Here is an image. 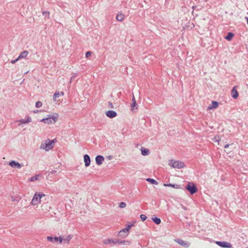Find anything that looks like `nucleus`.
I'll use <instances>...</instances> for the list:
<instances>
[{
    "instance_id": "nucleus-1",
    "label": "nucleus",
    "mask_w": 248,
    "mask_h": 248,
    "mask_svg": "<svg viewBox=\"0 0 248 248\" xmlns=\"http://www.w3.org/2000/svg\"><path fill=\"white\" fill-rule=\"evenodd\" d=\"M56 141V139L50 140L47 139L45 141V143H42L41 145L40 148L41 149L45 150L46 151H48L53 148L54 146V143Z\"/></svg>"
},
{
    "instance_id": "nucleus-2",
    "label": "nucleus",
    "mask_w": 248,
    "mask_h": 248,
    "mask_svg": "<svg viewBox=\"0 0 248 248\" xmlns=\"http://www.w3.org/2000/svg\"><path fill=\"white\" fill-rule=\"evenodd\" d=\"M48 116L47 118L41 120L40 122L47 124H54L57 121L59 115L58 113H55L53 115H48Z\"/></svg>"
},
{
    "instance_id": "nucleus-3",
    "label": "nucleus",
    "mask_w": 248,
    "mask_h": 248,
    "mask_svg": "<svg viewBox=\"0 0 248 248\" xmlns=\"http://www.w3.org/2000/svg\"><path fill=\"white\" fill-rule=\"evenodd\" d=\"M46 195L43 193H36L31 201V203L33 205H37L38 203L43 202V198H45Z\"/></svg>"
},
{
    "instance_id": "nucleus-4",
    "label": "nucleus",
    "mask_w": 248,
    "mask_h": 248,
    "mask_svg": "<svg viewBox=\"0 0 248 248\" xmlns=\"http://www.w3.org/2000/svg\"><path fill=\"white\" fill-rule=\"evenodd\" d=\"M185 189L187 190L191 195L196 193L198 189L196 185L193 182H188L185 186Z\"/></svg>"
},
{
    "instance_id": "nucleus-5",
    "label": "nucleus",
    "mask_w": 248,
    "mask_h": 248,
    "mask_svg": "<svg viewBox=\"0 0 248 248\" xmlns=\"http://www.w3.org/2000/svg\"><path fill=\"white\" fill-rule=\"evenodd\" d=\"M169 165L173 168L181 169L184 168L186 166L184 162L180 161L171 160L170 161Z\"/></svg>"
},
{
    "instance_id": "nucleus-6",
    "label": "nucleus",
    "mask_w": 248,
    "mask_h": 248,
    "mask_svg": "<svg viewBox=\"0 0 248 248\" xmlns=\"http://www.w3.org/2000/svg\"><path fill=\"white\" fill-rule=\"evenodd\" d=\"M216 243L219 247L223 248H232V245L230 243L226 241H216Z\"/></svg>"
},
{
    "instance_id": "nucleus-7",
    "label": "nucleus",
    "mask_w": 248,
    "mask_h": 248,
    "mask_svg": "<svg viewBox=\"0 0 248 248\" xmlns=\"http://www.w3.org/2000/svg\"><path fill=\"white\" fill-rule=\"evenodd\" d=\"M9 165L12 168H15V169H20L22 166H23V164H21L18 162H16L15 160H12L10 162H9Z\"/></svg>"
},
{
    "instance_id": "nucleus-8",
    "label": "nucleus",
    "mask_w": 248,
    "mask_h": 248,
    "mask_svg": "<svg viewBox=\"0 0 248 248\" xmlns=\"http://www.w3.org/2000/svg\"><path fill=\"white\" fill-rule=\"evenodd\" d=\"M176 242L178 243L180 245L182 246L185 248H188L190 245V243L186 241H185L181 239H178L176 240Z\"/></svg>"
},
{
    "instance_id": "nucleus-9",
    "label": "nucleus",
    "mask_w": 248,
    "mask_h": 248,
    "mask_svg": "<svg viewBox=\"0 0 248 248\" xmlns=\"http://www.w3.org/2000/svg\"><path fill=\"white\" fill-rule=\"evenodd\" d=\"M106 115L108 118H113L117 116V114L116 112L114 110H109L106 112Z\"/></svg>"
},
{
    "instance_id": "nucleus-10",
    "label": "nucleus",
    "mask_w": 248,
    "mask_h": 248,
    "mask_svg": "<svg viewBox=\"0 0 248 248\" xmlns=\"http://www.w3.org/2000/svg\"><path fill=\"white\" fill-rule=\"evenodd\" d=\"M117 242H119L118 239H107L104 240L103 243L105 245L109 244H116Z\"/></svg>"
},
{
    "instance_id": "nucleus-11",
    "label": "nucleus",
    "mask_w": 248,
    "mask_h": 248,
    "mask_svg": "<svg viewBox=\"0 0 248 248\" xmlns=\"http://www.w3.org/2000/svg\"><path fill=\"white\" fill-rule=\"evenodd\" d=\"M83 158L85 163V166L86 167H89L91 164V159L90 156L86 154L84 155Z\"/></svg>"
},
{
    "instance_id": "nucleus-12",
    "label": "nucleus",
    "mask_w": 248,
    "mask_h": 248,
    "mask_svg": "<svg viewBox=\"0 0 248 248\" xmlns=\"http://www.w3.org/2000/svg\"><path fill=\"white\" fill-rule=\"evenodd\" d=\"M104 157L103 156L101 155H97L95 157L96 164L98 165H101L103 162L104 161Z\"/></svg>"
},
{
    "instance_id": "nucleus-13",
    "label": "nucleus",
    "mask_w": 248,
    "mask_h": 248,
    "mask_svg": "<svg viewBox=\"0 0 248 248\" xmlns=\"http://www.w3.org/2000/svg\"><path fill=\"white\" fill-rule=\"evenodd\" d=\"M235 88L236 87H234L231 91L232 97L234 99L237 98L239 95L238 93Z\"/></svg>"
},
{
    "instance_id": "nucleus-14",
    "label": "nucleus",
    "mask_w": 248,
    "mask_h": 248,
    "mask_svg": "<svg viewBox=\"0 0 248 248\" xmlns=\"http://www.w3.org/2000/svg\"><path fill=\"white\" fill-rule=\"evenodd\" d=\"M165 186L172 187L176 189H183L180 185L177 184H164Z\"/></svg>"
},
{
    "instance_id": "nucleus-15",
    "label": "nucleus",
    "mask_w": 248,
    "mask_h": 248,
    "mask_svg": "<svg viewBox=\"0 0 248 248\" xmlns=\"http://www.w3.org/2000/svg\"><path fill=\"white\" fill-rule=\"evenodd\" d=\"M218 106V103L216 101H212L211 105H209L208 109H212L217 108Z\"/></svg>"
},
{
    "instance_id": "nucleus-16",
    "label": "nucleus",
    "mask_w": 248,
    "mask_h": 248,
    "mask_svg": "<svg viewBox=\"0 0 248 248\" xmlns=\"http://www.w3.org/2000/svg\"><path fill=\"white\" fill-rule=\"evenodd\" d=\"M132 101V103L131 105V110L133 111L135 109V107H136V108H137V106H138V105L136 103V101L134 95H133Z\"/></svg>"
},
{
    "instance_id": "nucleus-17",
    "label": "nucleus",
    "mask_w": 248,
    "mask_h": 248,
    "mask_svg": "<svg viewBox=\"0 0 248 248\" xmlns=\"http://www.w3.org/2000/svg\"><path fill=\"white\" fill-rule=\"evenodd\" d=\"M124 229L121 230L118 233L119 236L124 238L126 237V236L128 235V232H123Z\"/></svg>"
},
{
    "instance_id": "nucleus-18",
    "label": "nucleus",
    "mask_w": 248,
    "mask_h": 248,
    "mask_svg": "<svg viewBox=\"0 0 248 248\" xmlns=\"http://www.w3.org/2000/svg\"><path fill=\"white\" fill-rule=\"evenodd\" d=\"M26 119H20L19 122L22 124H27L31 122V118L30 116H27Z\"/></svg>"
},
{
    "instance_id": "nucleus-19",
    "label": "nucleus",
    "mask_w": 248,
    "mask_h": 248,
    "mask_svg": "<svg viewBox=\"0 0 248 248\" xmlns=\"http://www.w3.org/2000/svg\"><path fill=\"white\" fill-rule=\"evenodd\" d=\"M28 53L29 52L28 51L24 50L19 54V55L18 57V58L19 59V60H20L22 58H26L27 56Z\"/></svg>"
},
{
    "instance_id": "nucleus-20",
    "label": "nucleus",
    "mask_w": 248,
    "mask_h": 248,
    "mask_svg": "<svg viewBox=\"0 0 248 248\" xmlns=\"http://www.w3.org/2000/svg\"><path fill=\"white\" fill-rule=\"evenodd\" d=\"M141 154L142 155H147L150 154V151L148 149L142 147L141 149Z\"/></svg>"
},
{
    "instance_id": "nucleus-21",
    "label": "nucleus",
    "mask_w": 248,
    "mask_h": 248,
    "mask_svg": "<svg viewBox=\"0 0 248 248\" xmlns=\"http://www.w3.org/2000/svg\"><path fill=\"white\" fill-rule=\"evenodd\" d=\"M135 222H133L130 224L126 225V227L124 229L123 232H127L129 233V230L131 229V228L132 226H134L135 225Z\"/></svg>"
},
{
    "instance_id": "nucleus-22",
    "label": "nucleus",
    "mask_w": 248,
    "mask_h": 248,
    "mask_svg": "<svg viewBox=\"0 0 248 248\" xmlns=\"http://www.w3.org/2000/svg\"><path fill=\"white\" fill-rule=\"evenodd\" d=\"M46 239L48 241H50L51 242H58V238H57V237H56V236L53 237L52 236H48L47 237Z\"/></svg>"
},
{
    "instance_id": "nucleus-23",
    "label": "nucleus",
    "mask_w": 248,
    "mask_h": 248,
    "mask_svg": "<svg viewBox=\"0 0 248 248\" xmlns=\"http://www.w3.org/2000/svg\"><path fill=\"white\" fill-rule=\"evenodd\" d=\"M234 34L232 32H229L227 33V35L225 37V38L228 41H231L233 37L234 36Z\"/></svg>"
},
{
    "instance_id": "nucleus-24",
    "label": "nucleus",
    "mask_w": 248,
    "mask_h": 248,
    "mask_svg": "<svg viewBox=\"0 0 248 248\" xmlns=\"http://www.w3.org/2000/svg\"><path fill=\"white\" fill-rule=\"evenodd\" d=\"M152 220L156 224V225H159L161 223V219L160 218L157 217H152Z\"/></svg>"
},
{
    "instance_id": "nucleus-25",
    "label": "nucleus",
    "mask_w": 248,
    "mask_h": 248,
    "mask_svg": "<svg viewBox=\"0 0 248 248\" xmlns=\"http://www.w3.org/2000/svg\"><path fill=\"white\" fill-rule=\"evenodd\" d=\"M146 181L153 185H157L158 184V183L157 181L152 178H148L146 179Z\"/></svg>"
},
{
    "instance_id": "nucleus-26",
    "label": "nucleus",
    "mask_w": 248,
    "mask_h": 248,
    "mask_svg": "<svg viewBox=\"0 0 248 248\" xmlns=\"http://www.w3.org/2000/svg\"><path fill=\"white\" fill-rule=\"evenodd\" d=\"M72 237V235L70 234L68 235L67 237L63 239V243L68 244Z\"/></svg>"
},
{
    "instance_id": "nucleus-27",
    "label": "nucleus",
    "mask_w": 248,
    "mask_h": 248,
    "mask_svg": "<svg viewBox=\"0 0 248 248\" xmlns=\"http://www.w3.org/2000/svg\"><path fill=\"white\" fill-rule=\"evenodd\" d=\"M116 18L118 21H121L124 18V15L122 14H118L116 16Z\"/></svg>"
},
{
    "instance_id": "nucleus-28",
    "label": "nucleus",
    "mask_w": 248,
    "mask_h": 248,
    "mask_svg": "<svg viewBox=\"0 0 248 248\" xmlns=\"http://www.w3.org/2000/svg\"><path fill=\"white\" fill-rule=\"evenodd\" d=\"M40 175L39 174H36L34 176H33L32 177H31L30 179V181H36L37 180H38V177H39Z\"/></svg>"
},
{
    "instance_id": "nucleus-29",
    "label": "nucleus",
    "mask_w": 248,
    "mask_h": 248,
    "mask_svg": "<svg viewBox=\"0 0 248 248\" xmlns=\"http://www.w3.org/2000/svg\"><path fill=\"white\" fill-rule=\"evenodd\" d=\"M60 96V93L58 92V91H56L54 95H53V99L54 101H56V99L57 97H59Z\"/></svg>"
},
{
    "instance_id": "nucleus-30",
    "label": "nucleus",
    "mask_w": 248,
    "mask_h": 248,
    "mask_svg": "<svg viewBox=\"0 0 248 248\" xmlns=\"http://www.w3.org/2000/svg\"><path fill=\"white\" fill-rule=\"evenodd\" d=\"M11 199L13 202H18L20 200V198L19 197H11Z\"/></svg>"
},
{
    "instance_id": "nucleus-31",
    "label": "nucleus",
    "mask_w": 248,
    "mask_h": 248,
    "mask_svg": "<svg viewBox=\"0 0 248 248\" xmlns=\"http://www.w3.org/2000/svg\"><path fill=\"white\" fill-rule=\"evenodd\" d=\"M118 241L119 242H117V243L120 244L126 245V243H129V242L128 241L118 240Z\"/></svg>"
},
{
    "instance_id": "nucleus-32",
    "label": "nucleus",
    "mask_w": 248,
    "mask_h": 248,
    "mask_svg": "<svg viewBox=\"0 0 248 248\" xmlns=\"http://www.w3.org/2000/svg\"><path fill=\"white\" fill-rule=\"evenodd\" d=\"M42 106V103L41 101H38L35 103V107L39 108Z\"/></svg>"
},
{
    "instance_id": "nucleus-33",
    "label": "nucleus",
    "mask_w": 248,
    "mask_h": 248,
    "mask_svg": "<svg viewBox=\"0 0 248 248\" xmlns=\"http://www.w3.org/2000/svg\"><path fill=\"white\" fill-rule=\"evenodd\" d=\"M49 11H43L42 13V14L45 16V17H47V18H49Z\"/></svg>"
},
{
    "instance_id": "nucleus-34",
    "label": "nucleus",
    "mask_w": 248,
    "mask_h": 248,
    "mask_svg": "<svg viewBox=\"0 0 248 248\" xmlns=\"http://www.w3.org/2000/svg\"><path fill=\"white\" fill-rule=\"evenodd\" d=\"M126 203L124 202H121L119 204V207L121 208H124L126 206Z\"/></svg>"
},
{
    "instance_id": "nucleus-35",
    "label": "nucleus",
    "mask_w": 248,
    "mask_h": 248,
    "mask_svg": "<svg viewBox=\"0 0 248 248\" xmlns=\"http://www.w3.org/2000/svg\"><path fill=\"white\" fill-rule=\"evenodd\" d=\"M140 218L142 221H145L147 219V217L144 214H141L140 215Z\"/></svg>"
},
{
    "instance_id": "nucleus-36",
    "label": "nucleus",
    "mask_w": 248,
    "mask_h": 248,
    "mask_svg": "<svg viewBox=\"0 0 248 248\" xmlns=\"http://www.w3.org/2000/svg\"><path fill=\"white\" fill-rule=\"evenodd\" d=\"M58 238V242L60 243V244H62V242H63V239L62 238V236H60L59 237H57Z\"/></svg>"
},
{
    "instance_id": "nucleus-37",
    "label": "nucleus",
    "mask_w": 248,
    "mask_h": 248,
    "mask_svg": "<svg viewBox=\"0 0 248 248\" xmlns=\"http://www.w3.org/2000/svg\"><path fill=\"white\" fill-rule=\"evenodd\" d=\"M78 76V74L75 73L73 76L71 78V79L70 81V82H71L73 80H74Z\"/></svg>"
},
{
    "instance_id": "nucleus-38",
    "label": "nucleus",
    "mask_w": 248,
    "mask_h": 248,
    "mask_svg": "<svg viewBox=\"0 0 248 248\" xmlns=\"http://www.w3.org/2000/svg\"><path fill=\"white\" fill-rule=\"evenodd\" d=\"M92 54V52L91 51H87L85 53V56L86 58L89 57L90 56H91Z\"/></svg>"
},
{
    "instance_id": "nucleus-39",
    "label": "nucleus",
    "mask_w": 248,
    "mask_h": 248,
    "mask_svg": "<svg viewBox=\"0 0 248 248\" xmlns=\"http://www.w3.org/2000/svg\"><path fill=\"white\" fill-rule=\"evenodd\" d=\"M19 60V59L17 58H16V59L14 60H12L11 62L13 64L16 63V62H17Z\"/></svg>"
},
{
    "instance_id": "nucleus-40",
    "label": "nucleus",
    "mask_w": 248,
    "mask_h": 248,
    "mask_svg": "<svg viewBox=\"0 0 248 248\" xmlns=\"http://www.w3.org/2000/svg\"><path fill=\"white\" fill-rule=\"evenodd\" d=\"M57 171L55 170H52L50 172V173L52 174H56L57 173Z\"/></svg>"
},
{
    "instance_id": "nucleus-41",
    "label": "nucleus",
    "mask_w": 248,
    "mask_h": 248,
    "mask_svg": "<svg viewBox=\"0 0 248 248\" xmlns=\"http://www.w3.org/2000/svg\"><path fill=\"white\" fill-rule=\"evenodd\" d=\"M108 105H109V106L110 107V108H113V106L111 102H108Z\"/></svg>"
},
{
    "instance_id": "nucleus-42",
    "label": "nucleus",
    "mask_w": 248,
    "mask_h": 248,
    "mask_svg": "<svg viewBox=\"0 0 248 248\" xmlns=\"http://www.w3.org/2000/svg\"><path fill=\"white\" fill-rule=\"evenodd\" d=\"M229 146H230V144H227L225 145L224 148H228Z\"/></svg>"
},
{
    "instance_id": "nucleus-43",
    "label": "nucleus",
    "mask_w": 248,
    "mask_h": 248,
    "mask_svg": "<svg viewBox=\"0 0 248 248\" xmlns=\"http://www.w3.org/2000/svg\"><path fill=\"white\" fill-rule=\"evenodd\" d=\"M108 158L109 160H110V159H111L112 158V156L111 155H109V156H108Z\"/></svg>"
},
{
    "instance_id": "nucleus-44",
    "label": "nucleus",
    "mask_w": 248,
    "mask_h": 248,
    "mask_svg": "<svg viewBox=\"0 0 248 248\" xmlns=\"http://www.w3.org/2000/svg\"><path fill=\"white\" fill-rule=\"evenodd\" d=\"M63 95L64 94V93L63 92H61L60 93V95Z\"/></svg>"
},
{
    "instance_id": "nucleus-45",
    "label": "nucleus",
    "mask_w": 248,
    "mask_h": 248,
    "mask_svg": "<svg viewBox=\"0 0 248 248\" xmlns=\"http://www.w3.org/2000/svg\"><path fill=\"white\" fill-rule=\"evenodd\" d=\"M246 20H247V24H248V17H246Z\"/></svg>"
},
{
    "instance_id": "nucleus-46",
    "label": "nucleus",
    "mask_w": 248,
    "mask_h": 248,
    "mask_svg": "<svg viewBox=\"0 0 248 248\" xmlns=\"http://www.w3.org/2000/svg\"><path fill=\"white\" fill-rule=\"evenodd\" d=\"M196 7H197L196 6H192V9H195Z\"/></svg>"
},
{
    "instance_id": "nucleus-47",
    "label": "nucleus",
    "mask_w": 248,
    "mask_h": 248,
    "mask_svg": "<svg viewBox=\"0 0 248 248\" xmlns=\"http://www.w3.org/2000/svg\"><path fill=\"white\" fill-rule=\"evenodd\" d=\"M190 223H187V226H190Z\"/></svg>"
}]
</instances>
